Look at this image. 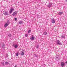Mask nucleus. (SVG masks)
Wrapping results in <instances>:
<instances>
[{"label":"nucleus","mask_w":67,"mask_h":67,"mask_svg":"<svg viewBox=\"0 0 67 67\" xmlns=\"http://www.w3.org/2000/svg\"><path fill=\"white\" fill-rule=\"evenodd\" d=\"M56 43L58 45H62V43L60 42V41L59 40H57Z\"/></svg>","instance_id":"2"},{"label":"nucleus","mask_w":67,"mask_h":67,"mask_svg":"<svg viewBox=\"0 0 67 67\" xmlns=\"http://www.w3.org/2000/svg\"><path fill=\"white\" fill-rule=\"evenodd\" d=\"M25 36H26V37H27V36H28V35L27 34H25Z\"/></svg>","instance_id":"22"},{"label":"nucleus","mask_w":67,"mask_h":67,"mask_svg":"<svg viewBox=\"0 0 67 67\" xmlns=\"http://www.w3.org/2000/svg\"><path fill=\"white\" fill-rule=\"evenodd\" d=\"M66 2H67V0H65Z\"/></svg>","instance_id":"28"},{"label":"nucleus","mask_w":67,"mask_h":67,"mask_svg":"<svg viewBox=\"0 0 67 67\" xmlns=\"http://www.w3.org/2000/svg\"><path fill=\"white\" fill-rule=\"evenodd\" d=\"M8 36H9V37H11V34H10V33H9L8 34Z\"/></svg>","instance_id":"20"},{"label":"nucleus","mask_w":67,"mask_h":67,"mask_svg":"<svg viewBox=\"0 0 67 67\" xmlns=\"http://www.w3.org/2000/svg\"><path fill=\"white\" fill-rule=\"evenodd\" d=\"M13 11H14V9L13 8H12L10 9V10L9 11V13L10 14H11L12 12Z\"/></svg>","instance_id":"4"},{"label":"nucleus","mask_w":67,"mask_h":67,"mask_svg":"<svg viewBox=\"0 0 67 67\" xmlns=\"http://www.w3.org/2000/svg\"><path fill=\"white\" fill-rule=\"evenodd\" d=\"M61 65L62 67H63L65 65V64L64 62H62L61 64Z\"/></svg>","instance_id":"10"},{"label":"nucleus","mask_w":67,"mask_h":67,"mask_svg":"<svg viewBox=\"0 0 67 67\" xmlns=\"http://www.w3.org/2000/svg\"><path fill=\"white\" fill-rule=\"evenodd\" d=\"M16 56H19V53H18V52H17V53L16 54Z\"/></svg>","instance_id":"16"},{"label":"nucleus","mask_w":67,"mask_h":67,"mask_svg":"<svg viewBox=\"0 0 67 67\" xmlns=\"http://www.w3.org/2000/svg\"><path fill=\"white\" fill-rule=\"evenodd\" d=\"M9 23L10 22H9V20H8L7 22L4 25V27H7L8 26L9 24Z\"/></svg>","instance_id":"1"},{"label":"nucleus","mask_w":67,"mask_h":67,"mask_svg":"<svg viewBox=\"0 0 67 67\" xmlns=\"http://www.w3.org/2000/svg\"><path fill=\"white\" fill-rule=\"evenodd\" d=\"M39 47V46L38 45H37L36 47V48H38V47Z\"/></svg>","instance_id":"21"},{"label":"nucleus","mask_w":67,"mask_h":67,"mask_svg":"<svg viewBox=\"0 0 67 67\" xmlns=\"http://www.w3.org/2000/svg\"><path fill=\"white\" fill-rule=\"evenodd\" d=\"M53 3H49L47 5V7L48 8H50L51 7H53Z\"/></svg>","instance_id":"3"},{"label":"nucleus","mask_w":67,"mask_h":67,"mask_svg":"<svg viewBox=\"0 0 67 67\" xmlns=\"http://www.w3.org/2000/svg\"><path fill=\"white\" fill-rule=\"evenodd\" d=\"M30 39L31 41H34L35 39V37L33 35H32V37L30 38Z\"/></svg>","instance_id":"7"},{"label":"nucleus","mask_w":67,"mask_h":67,"mask_svg":"<svg viewBox=\"0 0 67 67\" xmlns=\"http://www.w3.org/2000/svg\"><path fill=\"white\" fill-rule=\"evenodd\" d=\"M47 33L46 32H45L44 33V35H47Z\"/></svg>","instance_id":"18"},{"label":"nucleus","mask_w":67,"mask_h":67,"mask_svg":"<svg viewBox=\"0 0 67 67\" xmlns=\"http://www.w3.org/2000/svg\"><path fill=\"white\" fill-rule=\"evenodd\" d=\"M19 23L20 24H21L22 23H23V21H20L19 22Z\"/></svg>","instance_id":"14"},{"label":"nucleus","mask_w":67,"mask_h":67,"mask_svg":"<svg viewBox=\"0 0 67 67\" xmlns=\"http://www.w3.org/2000/svg\"><path fill=\"white\" fill-rule=\"evenodd\" d=\"M31 30H29L28 31V33H31Z\"/></svg>","instance_id":"17"},{"label":"nucleus","mask_w":67,"mask_h":67,"mask_svg":"<svg viewBox=\"0 0 67 67\" xmlns=\"http://www.w3.org/2000/svg\"><path fill=\"white\" fill-rule=\"evenodd\" d=\"M63 13L62 12H60L58 13L59 14V15H61L63 14Z\"/></svg>","instance_id":"13"},{"label":"nucleus","mask_w":67,"mask_h":67,"mask_svg":"<svg viewBox=\"0 0 67 67\" xmlns=\"http://www.w3.org/2000/svg\"><path fill=\"white\" fill-rule=\"evenodd\" d=\"M14 19H15V21H16V20H17V19L16 18H15Z\"/></svg>","instance_id":"24"},{"label":"nucleus","mask_w":67,"mask_h":67,"mask_svg":"<svg viewBox=\"0 0 67 67\" xmlns=\"http://www.w3.org/2000/svg\"><path fill=\"white\" fill-rule=\"evenodd\" d=\"M6 56H7V57H8V54H6Z\"/></svg>","instance_id":"25"},{"label":"nucleus","mask_w":67,"mask_h":67,"mask_svg":"<svg viewBox=\"0 0 67 67\" xmlns=\"http://www.w3.org/2000/svg\"><path fill=\"white\" fill-rule=\"evenodd\" d=\"M52 23H55V20L54 18H52Z\"/></svg>","instance_id":"8"},{"label":"nucleus","mask_w":67,"mask_h":67,"mask_svg":"<svg viewBox=\"0 0 67 67\" xmlns=\"http://www.w3.org/2000/svg\"><path fill=\"white\" fill-rule=\"evenodd\" d=\"M2 64L3 65V66H4V63H2Z\"/></svg>","instance_id":"26"},{"label":"nucleus","mask_w":67,"mask_h":67,"mask_svg":"<svg viewBox=\"0 0 67 67\" xmlns=\"http://www.w3.org/2000/svg\"><path fill=\"white\" fill-rule=\"evenodd\" d=\"M35 56V57H37V55L36 54H34Z\"/></svg>","instance_id":"23"},{"label":"nucleus","mask_w":67,"mask_h":67,"mask_svg":"<svg viewBox=\"0 0 67 67\" xmlns=\"http://www.w3.org/2000/svg\"><path fill=\"white\" fill-rule=\"evenodd\" d=\"M61 37L62 38H65V36L63 35H62L61 36Z\"/></svg>","instance_id":"19"},{"label":"nucleus","mask_w":67,"mask_h":67,"mask_svg":"<svg viewBox=\"0 0 67 67\" xmlns=\"http://www.w3.org/2000/svg\"><path fill=\"white\" fill-rule=\"evenodd\" d=\"M20 54L21 56H24V53L23 51H21V52Z\"/></svg>","instance_id":"11"},{"label":"nucleus","mask_w":67,"mask_h":67,"mask_svg":"<svg viewBox=\"0 0 67 67\" xmlns=\"http://www.w3.org/2000/svg\"><path fill=\"white\" fill-rule=\"evenodd\" d=\"M67 61H66L65 62V64H67Z\"/></svg>","instance_id":"27"},{"label":"nucleus","mask_w":67,"mask_h":67,"mask_svg":"<svg viewBox=\"0 0 67 67\" xmlns=\"http://www.w3.org/2000/svg\"><path fill=\"white\" fill-rule=\"evenodd\" d=\"M2 46L3 48H4V44L3 43L2 44Z\"/></svg>","instance_id":"12"},{"label":"nucleus","mask_w":67,"mask_h":67,"mask_svg":"<svg viewBox=\"0 0 67 67\" xmlns=\"http://www.w3.org/2000/svg\"><path fill=\"white\" fill-rule=\"evenodd\" d=\"M18 13V12H14L13 14H12L13 16H14V15H16Z\"/></svg>","instance_id":"9"},{"label":"nucleus","mask_w":67,"mask_h":67,"mask_svg":"<svg viewBox=\"0 0 67 67\" xmlns=\"http://www.w3.org/2000/svg\"><path fill=\"white\" fill-rule=\"evenodd\" d=\"M3 13L4 15H8V12L7 11H5L4 12H3Z\"/></svg>","instance_id":"6"},{"label":"nucleus","mask_w":67,"mask_h":67,"mask_svg":"<svg viewBox=\"0 0 67 67\" xmlns=\"http://www.w3.org/2000/svg\"><path fill=\"white\" fill-rule=\"evenodd\" d=\"M5 65H8L9 64V63L7 62H5Z\"/></svg>","instance_id":"15"},{"label":"nucleus","mask_w":67,"mask_h":67,"mask_svg":"<svg viewBox=\"0 0 67 67\" xmlns=\"http://www.w3.org/2000/svg\"><path fill=\"white\" fill-rule=\"evenodd\" d=\"M13 46L14 47H15V48H18V44H13Z\"/></svg>","instance_id":"5"}]
</instances>
